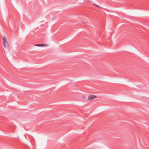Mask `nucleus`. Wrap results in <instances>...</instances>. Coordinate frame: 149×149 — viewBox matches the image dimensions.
Wrapping results in <instances>:
<instances>
[{
    "label": "nucleus",
    "mask_w": 149,
    "mask_h": 149,
    "mask_svg": "<svg viewBox=\"0 0 149 149\" xmlns=\"http://www.w3.org/2000/svg\"><path fill=\"white\" fill-rule=\"evenodd\" d=\"M95 5H96V6H97V7H98V6L97 5H96V4H95Z\"/></svg>",
    "instance_id": "nucleus-4"
},
{
    "label": "nucleus",
    "mask_w": 149,
    "mask_h": 149,
    "mask_svg": "<svg viewBox=\"0 0 149 149\" xmlns=\"http://www.w3.org/2000/svg\"><path fill=\"white\" fill-rule=\"evenodd\" d=\"M3 45L4 47L8 49V50H10L9 45L7 41L6 38V37L3 36Z\"/></svg>",
    "instance_id": "nucleus-1"
},
{
    "label": "nucleus",
    "mask_w": 149,
    "mask_h": 149,
    "mask_svg": "<svg viewBox=\"0 0 149 149\" xmlns=\"http://www.w3.org/2000/svg\"><path fill=\"white\" fill-rule=\"evenodd\" d=\"M46 44H36L35 45V46H38V47H41L42 46H44Z\"/></svg>",
    "instance_id": "nucleus-3"
},
{
    "label": "nucleus",
    "mask_w": 149,
    "mask_h": 149,
    "mask_svg": "<svg viewBox=\"0 0 149 149\" xmlns=\"http://www.w3.org/2000/svg\"><path fill=\"white\" fill-rule=\"evenodd\" d=\"M97 97L96 96L92 95L89 96L88 97V100H91L92 99L96 98Z\"/></svg>",
    "instance_id": "nucleus-2"
}]
</instances>
